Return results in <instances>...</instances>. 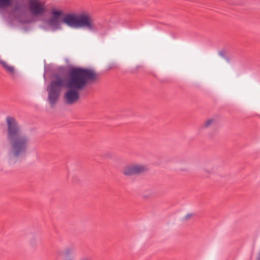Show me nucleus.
Returning <instances> with one entry per match:
<instances>
[{"mask_svg":"<svg viewBox=\"0 0 260 260\" xmlns=\"http://www.w3.org/2000/svg\"><path fill=\"white\" fill-rule=\"evenodd\" d=\"M64 251L66 254H70L72 253L73 250L71 248H67Z\"/></svg>","mask_w":260,"mask_h":260,"instance_id":"nucleus-13","label":"nucleus"},{"mask_svg":"<svg viewBox=\"0 0 260 260\" xmlns=\"http://www.w3.org/2000/svg\"><path fill=\"white\" fill-rule=\"evenodd\" d=\"M63 15L61 10L53 9L51 11V17L47 21L49 26L54 29H57L60 28L61 21L60 18Z\"/></svg>","mask_w":260,"mask_h":260,"instance_id":"nucleus-7","label":"nucleus"},{"mask_svg":"<svg viewBox=\"0 0 260 260\" xmlns=\"http://www.w3.org/2000/svg\"><path fill=\"white\" fill-rule=\"evenodd\" d=\"M98 77V75L93 69L81 67L71 68L63 86L69 89L64 94L66 103L71 105L77 102L79 98L78 90L83 89L88 81L94 80Z\"/></svg>","mask_w":260,"mask_h":260,"instance_id":"nucleus-1","label":"nucleus"},{"mask_svg":"<svg viewBox=\"0 0 260 260\" xmlns=\"http://www.w3.org/2000/svg\"><path fill=\"white\" fill-rule=\"evenodd\" d=\"M194 216L193 213H188L185 215L183 217V219L185 220H188L192 218Z\"/></svg>","mask_w":260,"mask_h":260,"instance_id":"nucleus-11","label":"nucleus"},{"mask_svg":"<svg viewBox=\"0 0 260 260\" xmlns=\"http://www.w3.org/2000/svg\"><path fill=\"white\" fill-rule=\"evenodd\" d=\"M7 123L8 139L11 145L8 152V160L11 163L25 153L29 139L20 130L14 118L8 117Z\"/></svg>","mask_w":260,"mask_h":260,"instance_id":"nucleus-2","label":"nucleus"},{"mask_svg":"<svg viewBox=\"0 0 260 260\" xmlns=\"http://www.w3.org/2000/svg\"><path fill=\"white\" fill-rule=\"evenodd\" d=\"M61 22L67 26L74 29L85 28L94 29V24L90 14L87 11L79 14L68 13L63 15Z\"/></svg>","mask_w":260,"mask_h":260,"instance_id":"nucleus-3","label":"nucleus"},{"mask_svg":"<svg viewBox=\"0 0 260 260\" xmlns=\"http://www.w3.org/2000/svg\"><path fill=\"white\" fill-rule=\"evenodd\" d=\"M0 64L6 72L9 74L11 75H14L15 74V69L14 66L2 59H0Z\"/></svg>","mask_w":260,"mask_h":260,"instance_id":"nucleus-9","label":"nucleus"},{"mask_svg":"<svg viewBox=\"0 0 260 260\" xmlns=\"http://www.w3.org/2000/svg\"><path fill=\"white\" fill-rule=\"evenodd\" d=\"M11 8L13 13H21L24 8L23 4L17 2L13 5V0H0V10Z\"/></svg>","mask_w":260,"mask_h":260,"instance_id":"nucleus-8","label":"nucleus"},{"mask_svg":"<svg viewBox=\"0 0 260 260\" xmlns=\"http://www.w3.org/2000/svg\"><path fill=\"white\" fill-rule=\"evenodd\" d=\"M215 121L214 118H211L207 119L203 123V126L205 128H207L210 126Z\"/></svg>","mask_w":260,"mask_h":260,"instance_id":"nucleus-10","label":"nucleus"},{"mask_svg":"<svg viewBox=\"0 0 260 260\" xmlns=\"http://www.w3.org/2000/svg\"><path fill=\"white\" fill-rule=\"evenodd\" d=\"M64 260H74V258L72 257L67 256L64 258ZM79 260H91V259L88 257H82L80 258Z\"/></svg>","mask_w":260,"mask_h":260,"instance_id":"nucleus-12","label":"nucleus"},{"mask_svg":"<svg viewBox=\"0 0 260 260\" xmlns=\"http://www.w3.org/2000/svg\"><path fill=\"white\" fill-rule=\"evenodd\" d=\"M147 171V168L144 165L132 164L125 166L122 171L123 175L127 177L141 175Z\"/></svg>","mask_w":260,"mask_h":260,"instance_id":"nucleus-6","label":"nucleus"},{"mask_svg":"<svg viewBox=\"0 0 260 260\" xmlns=\"http://www.w3.org/2000/svg\"><path fill=\"white\" fill-rule=\"evenodd\" d=\"M64 84V79L58 77L55 80L52 81L50 85L47 88L48 92V102L51 107H54L57 102L60 88Z\"/></svg>","mask_w":260,"mask_h":260,"instance_id":"nucleus-4","label":"nucleus"},{"mask_svg":"<svg viewBox=\"0 0 260 260\" xmlns=\"http://www.w3.org/2000/svg\"><path fill=\"white\" fill-rule=\"evenodd\" d=\"M28 8L35 17L43 16L47 12L46 2L42 0H28Z\"/></svg>","mask_w":260,"mask_h":260,"instance_id":"nucleus-5","label":"nucleus"}]
</instances>
